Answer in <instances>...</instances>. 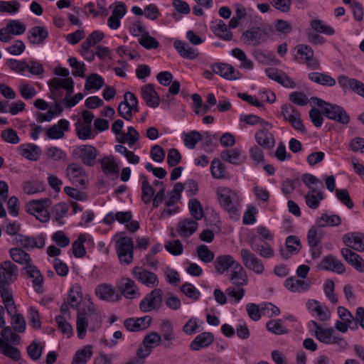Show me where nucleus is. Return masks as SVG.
Segmentation results:
<instances>
[{
  "label": "nucleus",
  "instance_id": "nucleus-1",
  "mask_svg": "<svg viewBox=\"0 0 364 364\" xmlns=\"http://www.w3.org/2000/svg\"><path fill=\"white\" fill-rule=\"evenodd\" d=\"M102 325V317L95 307L92 296L85 294L83 306L77 311L76 331L79 339H84L87 330L92 333L97 331Z\"/></svg>",
  "mask_w": 364,
  "mask_h": 364
},
{
  "label": "nucleus",
  "instance_id": "nucleus-2",
  "mask_svg": "<svg viewBox=\"0 0 364 364\" xmlns=\"http://www.w3.org/2000/svg\"><path fill=\"white\" fill-rule=\"evenodd\" d=\"M216 197L220 206L227 211L231 218H239L242 197L237 190L219 186L216 189Z\"/></svg>",
  "mask_w": 364,
  "mask_h": 364
},
{
  "label": "nucleus",
  "instance_id": "nucleus-3",
  "mask_svg": "<svg viewBox=\"0 0 364 364\" xmlns=\"http://www.w3.org/2000/svg\"><path fill=\"white\" fill-rule=\"evenodd\" d=\"M54 73L58 77H53L48 82L51 96L58 100L63 97V90L68 94H72L74 91V81L69 76V70L67 68L58 67L55 69Z\"/></svg>",
  "mask_w": 364,
  "mask_h": 364
},
{
  "label": "nucleus",
  "instance_id": "nucleus-4",
  "mask_svg": "<svg viewBox=\"0 0 364 364\" xmlns=\"http://www.w3.org/2000/svg\"><path fill=\"white\" fill-rule=\"evenodd\" d=\"M311 101L322 109L323 114L328 119L335 120L343 124H348L350 117L341 107L327 103L317 97H312Z\"/></svg>",
  "mask_w": 364,
  "mask_h": 364
},
{
  "label": "nucleus",
  "instance_id": "nucleus-5",
  "mask_svg": "<svg viewBox=\"0 0 364 364\" xmlns=\"http://www.w3.org/2000/svg\"><path fill=\"white\" fill-rule=\"evenodd\" d=\"M311 323L314 327V336L320 342L328 345H337L342 348H346L348 346L347 341L341 337L333 328H323L314 321H312Z\"/></svg>",
  "mask_w": 364,
  "mask_h": 364
},
{
  "label": "nucleus",
  "instance_id": "nucleus-6",
  "mask_svg": "<svg viewBox=\"0 0 364 364\" xmlns=\"http://www.w3.org/2000/svg\"><path fill=\"white\" fill-rule=\"evenodd\" d=\"M94 114L87 110L82 111L81 116L77 119L75 127L77 136L81 140L92 139L96 133L92 129Z\"/></svg>",
  "mask_w": 364,
  "mask_h": 364
},
{
  "label": "nucleus",
  "instance_id": "nucleus-7",
  "mask_svg": "<svg viewBox=\"0 0 364 364\" xmlns=\"http://www.w3.org/2000/svg\"><path fill=\"white\" fill-rule=\"evenodd\" d=\"M243 265L249 271L256 274H262L265 271L263 262L255 253L250 250L243 248L240 252Z\"/></svg>",
  "mask_w": 364,
  "mask_h": 364
},
{
  "label": "nucleus",
  "instance_id": "nucleus-8",
  "mask_svg": "<svg viewBox=\"0 0 364 364\" xmlns=\"http://www.w3.org/2000/svg\"><path fill=\"white\" fill-rule=\"evenodd\" d=\"M48 200H33L26 204V211L35 216L42 223H46L50 219V214L48 211Z\"/></svg>",
  "mask_w": 364,
  "mask_h": 364
},
{
  "label": "nucleus",
  "instance_id": "nucleus-9",
  "mask_svg": "<svg viewBox=\"0 0 364 364\" xmlns=\"http://www.w3.org/2000/svg\"><path fill=\"white\" fill-rule=\"evenodd\" d=\"M73 156L83 164L93 166L98 155L96 148L90 144L80 145L73 150Z\"/></svg>",
  "mask_w": 364,
  "mask_h": 364
},
{
  "label": "nucleus",
  "instance_id": "nucleus-10",
  "mask_svg": "<svg viewBox=\"0 0 364 364\" xmlns=\"http://www.w3.org/2000/svg\"><path fill=\"white\" fill-rule=\"evenodd\" d=\"M118 257L121 263L129 264L133 260L134 244L131 238L122 237L116 242Z\"/></svg>",
  "mask_w": 364,
  "mask_h": 364
},
{
  "label": "nucleus",
  "instance_id": "nucleus-11",
  "mask_svg": "<svg viewBox=\"0 0 364 364\" xmlns=\"http://www.w3.org/2000/svg\"><path fill=\"white\" fill-rule=\"evenodd\" d=\"M95 294L99 299L107 302H118L122 299L121 294L114 287L108 283L98 284L95 289Z\"/></svg>",
  "mask_w": 364,
  "mask_h": 364
},
{
  "label": "nucleus",
  "instance_id": "nucleus-12",
  "mask_svg": "<svg viewBox=\"0 0 364 364\" xmlns=\"http://www.w3.org/2000/svg\"><path fill=\"white\" fill-rule=\"evenodd\" d=\"M163 291L161 289L155 288L149 295L142 299L139 308L143 312H149L159 309L162 302Z\"/></svg>",
  "mask_w": 364,
  "mask_h": 364
},
{
  "label": "nucleus",
  "instance_id": "nucleus-13",
  "mask_svg": "<svg viewBox=\"0 0 364 364\" xmlns=\"http://www.w3.org/2000/svg\"><path fill=\"white\" fill-rule=\"evenodd\" d=\"M282 114L292 127L298 132H304L305 127L301 119L300 112L291 105H284L282 107Z\"/></svg>",
  "mask_w": 364,
  "mask_h": 364
},
{
  "label": "nucleus",
  "instance_id": "nucleus-14",
  "mask_svg": "<svg viewBox=\"0 0 364 364\" xmlns=\"http://www.w3.org/2000/svg\"><path fill=\"white\" fill-rule=\"evenodd\" d=\"M132 274L137 281L147 287L155 289L159 284L157 275L141 267H134Z\"/></svg>",
  "mask_w": 364,
  "mask_h": 364
},
{
  "label": "nucleus",
  "instance_id": "nucleus-15",
  "mask_svg": "<svg viewBox=\"0 0 364 364\" xmlns=\"http://www.w3.org/2000/svg\"><path fill=\"white\" fill-rule=\"evenodd\" d=\"M239 262L230 255H220L213 261V267L218 274L223 275L232 271Z\"/></svg>",
  "mask_w": 364,
  "mask_h": 364
},
{
  "label": "nucleus",
  "instance_id": "nucleus-16",
  "mask_svg": "<svg viewBox=\"0 0 364 364\" xmlns=\"http://www.w3.org/2000/svg\"><path fill=\"white\" fill-rule=\"evenodd\" d=\"M117 287L121 296L134 299L140 296L139 290L134 281L128 277H122L117 282Z\"/></svg>",
  "mask_w": 364,
  "mask_h": 364
},
{
  "label": "nucleus",
  "instance_id": "nucleus-17",
  "mask_svg": "<svg viewBox=\"0 0 364 364\" xmlns=\"http://www.w3.org/2000/svg\"><path fill=\"white\" fill-rule=\"evenodd\" d=\"M66 176L73 185L85 186L87 183L85 170L77 164H70L67 166Z\"/></svg>",
  "mask_w": 364,
  "mask_h": 364
},
{
  "label": "nucleus",
  "instance_id": "nucleus-18",
  "mask_svg": "<svg viewBox=\"0 0 364 364\" xmlns=\"http://www.w3.org/2000/svg\"><path fill=\"white\" fill-rule=\"evenodd\" d=\"M261 127L262 129L255 134V140L261 146L265 149H272L275 144L274 138L269 132L272 124L268 122L262 121Z\"/></svg>",
  "mask_w": 364,
  "mask_h": 364
},
{
  "label": "nucleus",
  "instance_id": "nucleus-19",
  "mask_svg": "<svg viewBox=\"0 0 364 364\" xmlns=\"http://www.w3.org/2000/svg\"><path fill=\"white\" fill-rule=\"evenodd\" d=\"M18 278V267L11 261H5L0 264V284L9 285Z\"/></svg>",
  "mask_w": 364,
  "mask_h": 364
},
{
  "label": "nucleus",
  "instance_id": "nucleus-20",
  "mask_svg": "<svg viewBox=\"0 0 364 364\" xmlns=\"http://www.w3.org/2000/svg\"><path fill=\"white\" fill-rule=\"evenodd\" d=\"M306 309L311 316L321 321H326L331 318V311L323 304L315 299H309L306 304Z\"/></svg>",
  "mask_w": 364,
  "mask_h": 364
},
{
  "label": "nucleus",
  "instance_id": "nucleus-21",
  "mask_svg": "<svg viewBox=\"0 0 364 364\" xmlns=\"http://www.w3.org/2000/svg\"><path fill=\"white\" fill-rule=\"evenodd\" d=\"M296 58L306 63L311 68H317L318 67V62L316 58L314 57V51L311 47L300 44L296 48Z\"/></svg>",
  "mask_w": 364,
  "mask_h": 364
},
{
  "label": "nucleus",
  "instance_id": "nucleus-22",
  "mask_svg": "<svg viewBox=\"0 0 364 364\" xmlns=\"http://www.w3.org/2000/svg\"><path fill=\"white\" fill-rule=\"evenodd\" d=\"M82 287L79 284H73L70 286L67 294V303L77 311L81 309L80 304L84 303Z\"/></svg>",
  "mask_w": 364,
  "mask_h": 364
},
{
  "label": "nucleus",
  "instance_id": "nucleus-23",
  "mask_svg": "<svg viewBox=\"0 0 364 364\" xmlns=\"http://www.w3.org/2000/svg\"><path fill=\"white\" fill-rule=\"evenodd\" d=\"M213 72L229 80L239 79L241 76L239 70L227 63H218L212 66Z\"/></svg>",
  "mask_w": 364,
  "mask_h": 364
},
{
  "label": "nucleus",
  "instance_id": "nucleus-24",
  "mask_svg": "<svg viewBox=\"0 0 364 364\" xmlns=\"http://www.w3.org/2000/svg\"><path fill=\"white\" fill-rule=\"evenodd\" d=\"M267 38V33L261 28H255L247 31L242 34V39L245 44L256 46Z\"/></svg>",
  "mask_w": 364,
  "mask_h": 364
},
{
  "label": "nucleus",
  "instance_id": "nucleus-25",
  "mask_svg": "<svg viewBox=\"0 0 364 364\" xmlns=\"http://www.w3.org/2000/svg\"><path fill=\"white\" fill-rule=\"evenodd\" d=\"M197 221L192 218L182 219L177 223L176 232L182 238L191 236L198 229Z\"/></svg>",
  "mask_w": 364,
  "mask_h": 364
},
{
  "label": "nucleus",
  "instance_id": "nucleus-26",
  "mask_svg": "<svg viewBox=\"0 0 364 364\" xmlns=\"http://www.w3.org/2000/svg\"><path fill=\"white\" fill-rule=\"evenodd\" d=\"M70 128V122L65 119H60L57 124L48 127L46 131V136L50 139H62L65 136V132Z\"/></svg>",
  "mask_w": 364,
  "mask_h": 364
},
{
  "label": "nucleus",
  "instance_id": "nucleus-27",
  "mask_svg": "<svg viewBox=\"0 0 364 364\" xmlns=\"http://www.w3.org/2000/svg\"><path fill=\"white\" fill-rule=\"evenodd\" d=\"M318 268L323 270L332 271L338 274H343L346 270L344 264L333 255H328L323 257L318 264Z\"/></svg>",
  "mask_w": 364,
  "mask_h": 364
},
{
  "label": "nucleus",
  "instance_id": "nucleus-28",
  "mask_svg": "<svg viewBox=\"0 0 364 364\" xmlns=\"http://www.w3.org/2000/svg\"><path fill=\"white\" fill-rule=\"evenodd\" d=\"M141 95L146 104L155 108L159 105L160 98L152 84H146L141 87Z\"/></svg>",
  "mask_w": 364,
  "mask_h": 364
},
{
  "label": "nucleus",
  "instance_id": "nucleus-29",
  "mask_svg": "<svg viewBox=\"0 0 364 364\" xmlns=\"http://www.w3.org/2000/svg\"><path fill=\"white\" fill-rule=\"evenodd\" d=\"M251 247L263 258L270 259L274 255V250L270 242L258 241L257 237L252 239Z\"/></svg>",
  "mask_w": 364,
  "mask_h": 364
},
{
  "label": "nucleus",
  "instance_id": "nucleus-30",
  "mask_svg": "<svg viewBox=\"0 0 364 364\" xmlns=\"http://www.w3.org/2000/svg\"><path fill=\"white\" fill-rule=\"evenodd\" d=\"M228 279L236 287H243L248 284L247 274L240 263L230 272Z\"/></svg>",
  "mask_w": 364,
  "mask_h": 364
},
{
  "label": "nucleus",
  "instance_id": "nucleus-31",
  "mask_svg": "<svg viewBox=\"0 0 364 364\" xmlns=\"http://www.w3.org/2000/svg\"><path fill=\"white\" fill-rule=\"evenodd\" d=\"M341 253L349 264L353 266L357 271L364 272V260L359 255L353 252L349 248H343Z\"/></svg>",
  "mask_w": 364,
  "mask_h": 364
},
{
  "label": "nucleus",
  "instance_id": "nucleus-32",
  "mask_svg": "<svg viewBox=\"0 0 364 364\" xmlns=\"http://www.w3.org/2000/svg\"><path fill=\"white\" fill-rule=\"evenodd\" d=\"M343 242L349 248L358 252L364 251V235L359 232H350L343 236Z\"/></svg>",
  "mask_w": 364,
  "mask_h": 364
},
{
  "label": "nucleus",
  "instance_id": "nucleus-33",
  "mask_svg": "<svg viewBox=\"0 0 364 364\" xmlns=\"http://www.w3.org/2000/svg\"><path fill=\"white\" fill-rule=\"evenodd\" d=\"M18 245L23 248L30 250L34 248H43L46 245V239L43 236L27 237L25 235H18L17 240Z\"/></svg>",
  "mask_w": 364,
  "mask_h": 364
},
{
  "label": "nucleus",
  "instance_id": "nucleus-34",
  "mask_svg": "<svg viewBox=\"0 0 364 364\" xmlns=\"http://www.w3.org/2000/svg\"><path fill=\"white\" fill-rule=\"evenodd\" d=\"M23 269L27 277L31 279L35 291L38 293L42 292L43 277L40 270L36 267L33 262Z\"/></svg>",
  "mask_w": 364,
  "mask_h": 364
},
{
  "label": "nucleus",
  "instance_id": "nucleus-35",
  "mask_svg": "<svg viewBox=\"0 0 364 364\" xmlns=\"http://www.w3.org/2000/svg\"><path fill=\"white\" fill-rule=\"evenodd\" d=\"M127 9L122 3L117 4L112 12V15L107 19V26L113 30H117L120 27L121 19L125 16Z\"/></svg>",
  "mask_w": 364,
  "mask_h": 364
},
{
  "label": "nucleus",
  "instance_id": "nucleus-36",
  "mask_svg": "<svg viewBox=\"0 0 364 364\" xmlns=\"http://www.w3.org/2000/svg\"><path fill=\"white\" fill-rule=\"evenodd\" d=\"M151 322V318L145 316L140 318H130L124 321V326L129 331H139L147 328Z\"/></svg>",
  "mask_w": 364,
  "mask_h": 364
},
{
  "label": "nucleus",
  "instance_id": "nucleus-37",
  "mask_svg": "<svg viewBox=\"0 0 364 364\" xmlns=\"http://www.w3.org/2000/svg\"><path fill=\"white\" fill-rule=\"evenodd\" d=\"M28 39L32 44H42L48 36V29L44 26H34L27 33Z\"/></svg>",
  "mask_w": 364,
  "mask_h": 364
},
{
  "label": "nucleus",
  "instance_id": "nucleus-38",
  "mask_svg": "<svg viewBox=\"0 0 364 364\" xmlns=\"http://www.w3.org/2000/svg\"><path fill=\"white\" fill-rule=\"evenodd\" d=\"M9 255L14 262L23 266V269L33 262L30 255L21 248H11L9 250Z\"/></svg>",
  "mask_w": 364,
  "mask_h": 364
},
{
  "label": "nucleus",
  "instance_id": "nucleus-39",
  "mask_svg": "<svg viewBox=\"0 0 364 364\" xmlns=\"http://www.w3.org/2000/svg\"><path fill=\"white\" fill-rule=\"evenodd\" d=\"M284 287L291 292H304L309 289L310 283L294 277L287 278L284 281Z\"/></svg>",
  "mask_w": 364,
  "mask_h": 364
},
{
  "label": "nucleus",
  "instance_id": "nucleus-40",
  "mask_svg": "<svg viewBox=\"0 0 364 364\" xmlns=\"http://www.w3.org/2000/svg\"><path fill=\"white\" fill-rule=\"evenodd\" d=\"M165 207L161 213V218H167L179 211L178 205L180 198L169 193L164 198Z\"/></svg>",
  "mask_w": 364,
  "mask_h": 364
},
{
  "label": "nucleus",
  "instance_id": "nucleus-41",
  "mask_svg": "<svg viewBox=\"0 0 364 364\" xmlns=\"http://www.w3.org/2000/svg\"><path fill=\"white\" fill-rule=\"evenodd\" d=\"M221 159L230 164L239 165L245 161V157L242 154L241 150L238 148L226 149L221 152Z\"/></svg>",
  "mask_w": 364,
  "mask_h": 364
},
{
  "label": "nucleus",
  "instance_id": "nucleus-42",
  "mask_svg": "<svg viewBox=\"0 0 364 364\" xmlns=\"http://www.w3.org/2000/svg\"><path fill=\"white\" fill-rule=\"evenodd\" d=\"M93 355V347L91 345L84 346L76 350L73 355L71 364H87Z\"/></svg>",
  "mask_w": 364,
  "mask_h": 364
},
{
  "label": "nucleus",
  "instance_id": "nucleus-43",
  "mask_svg": "<svg viewBox=\"0 0 364 364\" xmlns=\"http://www.w3.org/2000/svg\"><path fill=\"white\" fill-rule=\"evenodd\" d=\"M174 48L180 55L184 58L194 60L199 56L197 49L191 47L187 43L181 41L174 42Z\"/></svg>",
  "mask_w": 364,
  "mask_h": 364
},
{
  "label": "nucleus",
  "instance_id": "nucleus-44",
  "mask_svg": "<svg viewBox=\"0 0 364 364\" xmlns=\"http://www.w3.org/2000/svg\"><path fill=\"white\" fill-rule=\"evenodd\" d=\"M214 338L211 333L204 332L198 335L190 343V348L193 351L208 347L213 342Z\"/></svg>",
  "mask_w": 364,
  "mask_h": 364
},
{
  "label": "nucleus",
  "instance_id": "nucleus-45",
  "mask_svg": "<svg viewBox=\"0 0 364 364\" xmlns=\"http://www.w3.org/2000/svg\"><path fill=\"white\" fill-rule=\"evenodd\" d=\"M18 151L23 157L31 161H37L41 155L40 148L33 144H21Z\"/></svg>",
  "mask_w": 364,
  "mask_h": 364
},
{
  "label": "nucleus",
  "instance_id": "nucleus-46",
  "mask_svg": "<svg viewBox=\"0 0 364 364\" xmlns=\"http://www.w3.org/2000/svg\"><path fill=\"white\" fill-rule=\"evenodd\" d=\"M210 29L215 35L225 41H230L232 38V32L228 29L226 24L220 19L212 21Z\"/></svg>",
  "mask_w": 364,
  "mask_h": 364
},
{
  "label": "nucleus",
  "instance_id": "nucleus-47",
  "mask_svg": "<svg viewBox=\"0 0 364 364\" xmlns=\"http://www.w3.org/2000/svg\"><path fill=\"white\" fill-rule=\"evenodd\" d=\"M141 188V200L145 204H149L154 197V193L156 191L153 185H151L144 176H140Z\"/></svg>",
  "mask_w": 364,
  "mask_h": 364
},
{
  "label": "nucleus",
  "instance_id": "nucleus-48",
  "mask_svg": "<svg viewBox=\"0 0 364 364\" xmlns=\"http://www.w3.org/2000/svg\"><path fill=\"white\" fill-rule=\"evenodd\" d=\"M287 250H282L281 255L284 258H289L291 255L296 254L301 250V245L298 237L291 235L286 240Z\"/></svg>",
  "mask_w": 364,
  "mask_h": 364
},
{
  "label": "nucleus",
  "instance_id": "nucleus-49",
  "mask_svg": "<svg viewBox=\"0 0 364 364\" xmlns=\"http://www.w3.org/2000/svg\"><path fill=\"white\" fill-rule=\"evenodd\" d=\"M105 35L102 32L99 31H93L90 34L86 40L81 45V54L85 55V53L90 50V48L93 47L97 43L100 42L104 38Z\"/></svg>",
  "mask_w": 364,
  "mask_h": 364
},
{
  "label": "nucleus",
  "instance_id": "nucleus-50",
  "mask_svg": "<svg viewBox=\"0 0 364 364\" xmlns=\"http://www.w3.org/2000/svg\"><path fill=\"white\" fill-rule=\"evenodd\" d=\"M5 286L0 284V294L8 314H12L16 311V308L10 289Z\"/></svg>",
  "mask_w": 364,
  "mask_h": 364
},
{
  "label": "nucleus",
  "instance_id": "nucleus-51",
  "mask_svg": "<svg viewBox=\"0 0 364 364\" xmlns=\"http://www.w3.org/2000/svg\"><path fill=\"white\" fill-rule=\"evenodd\" d=\"M101 167L107 176H117L118 174L119 167L112 157L103 158L101 160Z\"/></svg>",
  "mask_w": 364,
  "mask_h": 364
},
{
  "label": "nucleus",
  "instance_id": "nucleus-52",
  "mask_svg": "<svg viewBox=\"0 0 364 364\" xmlns=\"http://www.w3.org/2000/svg\"><path fill=\"white\" fill-rule=\"evenodd\" d=\"M341 219L337 215L323 214L316 220V225L319 228L326 226H338L341 224Z\"/></svg>",
  "mask_w": 364,
  "mask_h": 364
},
{
  "label": "nucleus",
  "instance_id": "nucleus-53",
  "mask_svg": "<svg viewBox=\"0 0 364 364\" xmlns=\"http://www.w3.org/2000/svg\"><path fill=\"white\" fill-rule=\"evenodd\" d=\"M230 54L240 61V67L243 69L252 70L254 67L253 61L248 58L246 53L240 48H234Z\"/></svg>",
  "mask_w": 364,
  "mask_h": 364
},
{
  "label": "nucleus",
  "instance_id": "nucleus-54",
  "mask_svg": "<svg viewBox=\"0 0 364 364\" xmlns=\"http://www.w3.org/2000/svg\"><path fill=\"white\" fill-rule=\"evenodd\" d=\"M11 344L12 343L9 344L4 342L0 346V353L14 361H18L21 360V353L17 348L13 346Z\"/></svg>",
  "mask_w": 364,
  "mask_h": 364
},
{
  "label": "nucleus",
  "instance_id": "nucleus-55",
  "mask_svg": "<svg viewBox=\"0 0 364 364\" xmlns=\"http://www.w3.org/2000/svg\"><path fill=\"white\" fill-rule=\"evenodd\" d=\"M323 198L322 193L315 188H311L305 196L306 203L311 209L317 208Z\"/></svg>",
  "mask_w": 364,
  "mask_h": 364
},
{
  "label": "nucleus",
  "instance_id": "nucleus-56",
  "mask_svg": "<svg viewBox=\"0 0 364 364\" xmlns=\"http://www.w3.org/2000/svg\"><path fill=\"white\" fill-rule=\"evenodd\" d=\"M139 139V134L133 127L127 128V133L123 132L122 135L117 136V141L120 143H127L129 146L133 145Z\"/></svg>",
  "mask_w": 364,
  "mask_h": 364
},
{
  "label": "nucleus",
  "instance_id": "nucleus-57",
  "mask_svg": "<svg viewBox=\"0 0 364 364\" xmlns=\"http://www.w3.org/2000/svg\"><path fill=\"white\" fill-rule=\"evenodd\" d=\"M132 219V213L129 211L117 212V213H108L104 220L107 224H111L117 220L120 223L129 222Z\"/></svg>",
  "mask_w": 364,
  "mask_h": 364
},
{
  "label": "nucleus",
  "instance_id": "nucleus-58",
  "mask_svg": "<svg viewBox=\"0 0 364 364\" xmlns=\"http://www.w3.org/2000/svg\"><path fill=\"white\" fill-rule=\"evenodd\" d=\"M6 65L13 71L26 76L28 70V63L25 60H18L16 59H9L6 61Z\"/></svg>",
  "mask_w": 364,
  "mask_h": 364
},
{
  "label": "nucleus",
  "instance_id": "nucleus-59",
  "mask_svg": "<svg viewBox=\"0 0 364 364\" xmlns=\"http://www.w3.org/2000/svg\"><path fill=\"white\" fill-rule=\"evenodd\" d=\"M23 190L26 193L33 195L43 191L44 186L40 181L29 180L23 183Z\"/></svg>",
  "mask_w": 364,
  "mask_h": 364
},
{
  "label": "nucleus",
  "instance_id": "nucleus-60",
  "mask_svg": "<svg viewBox=\"0 0 364 364\" xmlns=\"http://www.w3.org/2000/svg\"><path fill=\"white\" fill-rule=\"evenodd\" d=\"M188 209L191 215L196 221L203 217V209L200 202L196 198H192L188 202Z\"/></svg>",
  "mask_w": 364,
  "mask_h": 364
},
{
  "label": "nucleus",
  "instance_id": "nucleus-61",
  "mask_svg": "<svg viewBox=\"0 0 364 364\" xmlns=\"http://www.w3.org/2000/svg\"><path fill=\"white\" fill-rule=\"evenodd\" d=\"M86 241V235L80 234L77 239L73 243L72 249L74 256L77 258L82 257L86 254L84 243Z\"/></svg>",
  "mask_w": 364,
  "mask_h": 364
},
{
  "label": "nucleus",
  "instance_id": "nucleus-62",
  "mask_svg": "<svg viewBox=\"0 0 364 364\" xmlns=\"http://www.w3.org/2000/svg\"><path fill=\"white\" fill-rule=\"evenodd\" d=\"M68 211V205L65 203L56 204L53 209V218L58 225L64 224L63 218H65Z\"/></svg>",
  "mask_w": 364,
  "mask_h": 364
},
{
  "label": "nucleus",
  "instance_id": "nucleus-63",
  "mask_svg": "<svg viewBox=\"0 0 364 364\" xmlns=\"http://www.w3.org/2000/svg\"><path fill=\"white\" fill-rule=\"evenodd\" d=\"M104 85L103 78L98 74H92L86 80L85 84V89L90 90H100Z\"/></svg>",
  "mask_w": 364,
  "mask_h": 364
},
{
  "label": "nucleus",
  "instance_id": "nucleus-64",
  "mask_svg": "<svg viewBox=\"0 0 364 364\" xmlns=\"http://www.w3.org/2000/svg\"><path fill=\"white\" fill-rule=\"evenodd\" d=\"M6 26L11 36H21L26 31V26L18 20H10Z\"/></svg>",
  "mask_w": 364,
  "mask_h": 364
}]
</instances>
